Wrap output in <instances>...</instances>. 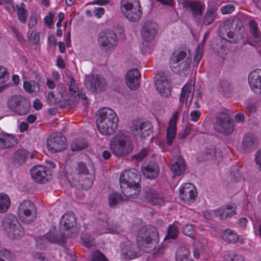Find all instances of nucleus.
<instances>
[{
    "mask_svg": "<svg viewBox=\"0 0 261 261\" xmlns=\"http://www.w3.org/2000/svg\"><path fill=\"white\" fill-rule=\"evenodd\" d=\"M96 115V125L100 134L106 136L113 135L118 124V118L116 113L112 109L105 107L100 109Z\"/></svg>",
    "mask_w": 261,
    "mask_h": 261,
    "instance_id": "obj_1",
    "label": "nucleus"
},
{
    "mask_svg": "<svg viewBox=\"0 0 261 261\" xmlns=\"http://www.w3.org/2000/svg\"><path fill=\"white\" fill-rule=\"evenodd\" d=\"M159 242V233L154 226H146L139 230L137 236V243L140 250L143 252H150L156 247Z\"/></svg>",
    "mask_w": 261,
    "mask_h": 261,
    "instance_id": "obj_2",
    "label": "nucleus"
},
{
    "mask_svg": "<svg viewBox=\"0 0 261 261\" xmlns=\"http://www.w3.org/2000/svg\"><path fill=\"white\" fill-rule=\"evenodd\" d=\"M122 13L130 21L137 22L142 17V11L139 0H121Z\"/></svg>",
    "mask_w": 261,
    "mask_h": 261,
    "instance_id": "obj_3",
    "label": "nucleus"
},
{
    "mask_svg": "<svg viewBox=\"0 0 261 261\" xmlns=\"http://www.w3.org/2000/svg\"><path fill=\"white\" fill-rule=\"evenodd\" d=\"M7 105L9 110L20 116L27 115L31 108L29 100L19 95H14L9 97Z\"/></svg>",
    "mask_w": 261,
    "mask_h": 261,
    "instance_id": "obj_4",
    "label": "nucleus"
},
{
    "mask_svg": "<svg viewBox=\"0 0 261 261\" xmlns=\"http://www.w3.org/2000/svg\"><path fill=\"white\" fill-rule=\"evenodd\" d=\"M2 225L5 231L12 236V239H17L24 235L23 228L13 214H7L3 219Z\"/></svg>",
    "mask_w": 261,
    "mask_h": 261,
    "instance_id": "obj_5",
    "label": "nucleus"
},
{
    "mask_svg": "<svg viewBox=\"0 0 261 261\" xmlns=\"http://www.w3.org/2000/svg\"><path fill=\"white\" fill-rule=\"evenodd\" d=\"M17 213L22 223L30 224L34 222L37 216V211L33 202L30 200H24L19 204Z\"/></svg>",
    "mask_w": 261,
    "mask_h": 261,
    "instance_id": "obj_6",
    "label": "nucleus"
},
{
    "mask_svg": "<svg viewBox=\"0 0 261 261\" xmlns=\"http://www.w3.org/2000/svg\"><path fill=\"white\" fill-rule=\"evenodd\" d=\"M213 127L218 132L229 135L234 130V122L228 114L221 112L218 114Z\"/></svg>",
    "mask_w": 261,
    "mask_h": 261,
    "instance_id": "obj_7",
    "label": "nucleus"
},
{
    "mask_svg": "<svg viewBox=\"0 0 261 261\" xmlns=\"http://www.w3.org/2000/svg\"><path fill=\"white\" fill-rule=\"evenodd\" d=\"M47 149L52 153L62 151L67 147V142L65 136L61 133H51L47 139Z\"/></svg>",
    "mask_w": 261,
    "mask_h": 261,
    "instance_id": "obj_8",
    "label": "nucleus"
},
{
    "mask_svg": "<svg viewBox=\"0 0 261 261\" xmlns=\"http://www.w3.org/2000/svg\"><path fill=\"white\" fill-rule=\"evenodd\" d=\"M98 43L106 51L111 50L116 46L118 38L116 34L112 30L102 31L98 35Z\"/></svg>",
    "mask_w": 261,
    "mask_h": 261,
    "instance_id": "obj_9",
    "label": "nucleus"
},
{
    "mask_svg": "<svg viewBox=\"0 0 261 261\" xmlns=\"http://www.w3.org/2000/svg\"><path fill=\"white\" fill-rule=\"evenodd\" d=\"M181 5L186 10L191 13L193 20L197 24H199L202 18L203 6L201 3L198 1H188L184 0Z\"/></svg>",
    "mask_w": 261,
    "mask_h": 261,
    "instance_id": "obj_10",
    "label": "nucleus"
},
{
    "mask_svg": "<svg viewBox=\"0 0 261 261\" xmlns=\"http://www.w3.org/2000/svg\"><path fill=\"white\" fill-rule=\"evenodd\" d=\"M130 129L134 132L135 136L141 138H145L152 134L153 126L149 121L134 120L132 122Z\"/></svg>",
    "mask_w": 261,
    "mask_h": 261,
    "instance_id": "obj_11",
    "label": "nucleus"
},
{
    "mask_svg": "<svg viewBox=\"0 0 261 261\" xmlns=\"http://www.w3.org/2000/svg\"><path fill=\"white\" fill-rule=\"evenodd\" d=\"M120 253L122 257L126 260H130L140 255L138 245L132 243L129 240L122 242L120 244Z\"/></svg>",
    "mask_w": 261,
    "mask_h": 261,
    "instance_id": "obj_12",
    "label": "nucleus"
},
{
    "mask_svg": "<svg viewBox=\"0 0 261 261\" xmlns=\"http://www.w3.org/2000/svg\"><path fill=\"white\" fill-rule=\"evenodd\" d=\"M154 84L156 90L161 96L167 98L171 95L170 82L163 73L157 74L154 77Z\"/></svg>",
    "mask_w": 261,
    "mask_h": 261,
    "instance_id": "obj_13",
    "label": "nucleus"
},
{
    "mask_svg": "<svg viewBox=\"0 0 261 261\" xmlns=\"http://www.w3.org/2000/svg\"><path fill=\"white\" fill-rule=\"evenodd\" d=\"M85 85L91 92L98 94L105 90L106 81L101 76H89L86 79Z\"/></svg>",
    "mask_w": 261,
    "mask_h": 261,
    "instance_id": "obj_14",
    "label": "nucleus"
},
{
    "mask_svg": "<svg viewBox=\"0 0 261 261\" xmlns=\"http://www.w3.org/2000/svg\"><path fill=\"white\" fill-rule=\"evenodd\" d=\"M90 177H82L77 173L75 175H68L67 177L68 181L72 187L88 190L92 185V178Z\"/></svg>",
    "mask_w": 261,
    "mask_h": 261,
    "instance_id": "obj_15",
    "label": "nucleus"
},
{
    "mask_svg": "<svg viewBox=\"0 0 261 261\" xmlns=\"http://www.w3.org/2000/svg\"><path fill=\"white\" fill-rule=\"evenodd\" d=\"M140 181L139 172L134 168L121 173L119 178L120 186L140 185Z\"/></svg>",
    "mask_w": 261,
    "mask_h": 261,
    "instance_id": "obj_16",
    "label": "nucleus"
},
{
    "mask_svg": "<svg viewBox=\"0 0 261 261\" xmlns=\"http://www.w3.org/2000/svg\"><path fill=\"white\" fill-rule=\"evenodd\" d=\"M76 218L72 212H67L64 214L60 221V231L73 233V230L76 225Z\"/></svg>",
    "mask_w": 261,
    "mask_h": 261,
    "instance_id": "obj_17",
    "label": "nucleus"
},
{
    "mask_svg": "<svg viewBox=\"0 0 261 261\" xmlns=\"http://www.w3.org/2000/svg\"><path fill=\"white\" fill-rule=\"evenodd\" d=\"M158 28V24L154 21L148 20L145 22L141 30L143 39L146 42L153 40L157 34Z\"/></svg>",
    "mask_w": 261,
    "mask_h": 261,
    "instance_id": "obj_18",
    "label": "nucleus"
},
{
    "mask_svg": "<svg viewBox=\"0 0 261 261\" xmlns=\"http://www.w3.org/2000/svg\"><path fill=\"white\" fill-rule=\"evenodd\" d=\"M179 197L185 202L190 203L193 202L197 197V191L191 183L183 184L179 189Z\"/></svg>",
    "mask_w": 261,
    "mask_h": 261,
    "instance_id": "obj_19",
    "label": "nucleus"
},
{
    "mask_svg": "<svg viewBox=\"0 0 261 261\" xmlns=\"http://www.w3.org/2000/svg\"><path fill=\"white\" fill-rule=\"evenodd\" d=\"M97 229L99 234L108 232L119 233L122 231L119 225L111 223L107 218H105V220L98 219L97 220Z\"/></svg>",
    "mask_w": 261,
    "mask_h": 261,
    "instance_id": "obj_20",
    "label": "nucleus"
},
{
    "mask_svg": "<svg viewBox=\"0 0 261 261\" xmlns=\"http://www.w3.org/2000/svg\"><path fill=\"white\" fill-rule=\"evenodd\" d=\"M50 171L48 168L42 165H36L30 170L32 178L37 182L45 183L48 180Z\"/></svg>",
    "mask_w": 261,
    "mask_h": 261,
    "instance_id": "obj_21",
    "label": "nucleus"
},
{
    "mask_svg": "<svg viewBox=\"0 0 261 261\" xmlns=\"http://www.w3.org/2000/svg\"><path fill=\"white\" fill-rule=\"evenodd\" d=\"M248 83L254 93L256 94L261 93V69H255L249 73Z\"/></svg>",
    "mask_w": 261,
    "mask_h": 261,
    "instance_id": "obj_22",
    "label": "nucleus"
},
{
    "mask_svg": "<svg viewBox=\"0 0 261 261\" xmlns=\"http://www.w3.org/2000/svg\"><path fill=\"white\" fill-rule=\"evenodd\" d=\"M70 236V233L60 231L57 233L55 227L51 228L49 231L44 234L45 239L51 243H65L67 238Z\"/></svg>",
    "mask_w": 261,
    "mask_h": 261,
    "instance_id": "obj_23",
    "label": "nucleus"
},
{
    "mask_svg": "<svg viewBox=\"0 0 261 261\" xmlns=\"http://www.w3.org/2000/svg\"><path fill=\"white\" fill-rule=\"evenodd\" d=\"M145 196L148 202L152 205H162L165 202L164 198L153 188L146 187L143 189Z\"/></svg>",
    "mask_w": 261,
    "mask_h": 261,
    "instance_id": "obj_24",
    "label": "nucleus"
},
{
    "mask_svg": "<svg viewBox=\"0 0 261 261\" xmlns=\"http://www.w3.org/2000/svg\"><path fill=\"white\" fill-rule=\"evenodd\" d=\"M140 73L137 68L129 70L126 74L125 81L128 87L132 90H136L139 87Z\"/></svg>",
    "mask_w": 261,
    "mask_h": 261,
    "instance_id": "obj_25",
    "label": "nucleus"
},
{
    "mask_svg": "<svg viewBox=\"0 0 261 261\" xmlns=\"http://www.w3.org/2000/svg\"><path fill=\"white\" fill-rule=\"evenodd\" d=\"M18 143L16 136L13 134L3 132L0 133V149H6L12 148Z\"/></svg>",
    "mask_w": 261,
    "mask_h": 261,
    "instance_id": "obj_26",
    "label": "nucleus"
},
{
    "mask_svg": "<svg viewBox=\"0 0 261 261\" xmlns=\"http://www.w3.org/2000/svg\"><path fill=\"white\" fill-rule=\"evenodd\" d=\"M258 145V140L253 134L248 133L244 135L242 143L243 150L247 152H252L257 148Z\"/></svg>",
    "mask_w": 261,
    "mask_h": 261,
    "instance_id": "obj_27",
    "label": "nucleus"
},
{
    "mask_svg": "<svg viewBox=\"0 0 261 261\" xmlns=\"http://www.w3.org/2000/svg\"><path fill=\"white\" fill-rule=\"evenodd\" d=\"M191 64V58H187L184 61L171 64L170 67L174 73L180 75L186 76L189 73Z\"/></svg>",
    "mask_w": 261,
    "mask_h": 261,
    "instance_id": "obj_28",
    "label": "nucleus"
},
{
    "mask_svg": "<svg viewBox=\"0 0 261 261\" xmlns=\"http://www.w3.org/2000/svg\"><path fill=\"white\" fill-rule=\"evenodd\" d=\"M141 171L146 177L152 179L159 175L160 169L158 164L155 162H153L145 166H142Z\"/></svg>",
    "mask_w": 261,
    "mask_h": 261,
    "instance_id": "obj_29",
    "label": "nucleus"
},
{
    "mask_svg": "<svg viewBox=\"0 0 261 261\" xmlns=\"http://www.w3.org/2000/svg\"><path fill=\"white\" fill-rule=\"evenodd\" d=\"M170 169L174 174L172 176L173 178H175L176 175H181L186 169V164L184 159L180 156H178L176 160L171 163Z\"/></svg>",
    "mask_w": 261,
    "mask_h": 261,
    "instance_id": "obj_30",
    "label": "nucleus"
},
{
    "mask_svg": "<svg viewBox=\"0 0 261 261\" xmlns=\"http://www.w3.org/2000/svg\"><path fill=\"white\" fill-rule=\"evenodd\" d=\"M110 147L114 155L118 158L123 157L130 154L134 148V145H110Z\"/></svg>",
    "mask_w": 261,
    "mask_h": 261,
    "instance_id": "obj_31",
    "label": "nucleus"
},
{
    "mask_svg": "<svg viewBox=\"0 0 261 261\" xmlns=\"http://www.w3.org/2000/svg\"><path fill=\"white\" fill-rule=\"evenodd\" d=\"M120 188L123 195L128 198H136L139 195L141 187L140 185L120 186Z\"/></svg>",
    "mask_w": 261,
    "mask_h": 261,
    "instance_id": "obj_32",
    "label": "nucleus"
},
{
    "mask_svg": "<svg viewBox=\"0 0 261 261\" xmlns=\"http://www.w3.org/2000/svg\"><path fill=\"white\" fill-rule=\"evenodd\" d=\"M29 155L28 151L24 148H19L13 153L12 159L14 165L19 166L25 163Z\"/></svg>",
    "mask_w": 261,
    "mask_h": 261,
    "instance_id": "obj_33",
    "label": "nucleus"
},
{
    "mask_svg": "<svg viewBox=\"0 0 261 261\" xmlns=\"http://www.w3.org/2000/svg\"><path fill=\"white\" fill-rule=\"evenodd\" d=\"M203 155L206 160H213L220 162L222 155L220 151L215 146L210 145L206 147Z\"/></svg>",
    "mask_w": 261,
    "mask_h": 261,
    "instance_id": "obj_34",
    "label": "nucleus"
},
{
    "mask_svg": "<svg viewBox=\"0 0 261 261\" xmlns=\"http://www.w3.org/2000/svg\"><path fill=\"white\" fill-rule=\"evenodd\" d=\"M110 145H133V143L125 133L120 132L112 138Z\"/></svg>",
    "mask_w": 261,
    "mask_h": 261,
    "instance_id": "obj_35",
    "label": "nucleus"
},
{
    "mask_svg": "<svg viewBox=\"0 0 261 261\" xmlns=\"http://www.w3.org/2000/svg\"><path fill=\"white\" fill-rule=\"evenodd\" d=\"M176 122L177 114H175L170 120L169 126L167 129V143L170 145L172 144L173 140L175 137Z\"/></svg>",
    "mask_w": 261,
    "mask_h": 261,
    "instance_id": "obj_36",
    "label": "nucleus"
},
{
    "mask_svg": "<svg viewBox=\"0 0 261 261\" xmlns=\"http://www.w3.org/2000/svg\"><path fill=\"white\" fill-rule=\"evenodd\" d=\"M90 170H88L86 165L84 162H80L77 163L75 168L76 173L82 177H90V174L92 176V180H93V174L94 173V167L92 165L90 166Z\"/></svg>",
    "mask_w": 261,
    "mask_h": 261,
    "instance_id": "obj_37",
    "label": "nucleus"
},
{
    "mask_svg": "<svg viewBox=\"0 0 261 261\" xmlns=\"http://www.w3.org/2000/svg\"><path fill=\"white\" fill-rule=\"evenodd\" d=\"M190 252L189 250L184 246L179 247L176 252V261H193L188 257Z\"/></svg>",
    "mask_w": 261,
    "mask_h": 261,
    "instance_id": "obj_38",
    "label": "nucleus"
},
{
    "mask_svg": "<svg viewBox=\"0 0 261 261\" xmlns=\"http://www.w3.org/2000/svg\"><path fill=\"white\" fill-rule=\"evenodd\" d=\"M23 88L30 94L36 95L40 91V88L38 84L34 81H24L23 83Z\"/></svg>",
    "mask_w": 261,
    "mask_h": 261,
    "instance_id": "obj_39",
    "label": "nucleus"
},
{
    "mask_svg": "<svg viewBox=\"0 0 261 261\" xmlns=\"http://www.w3.org/2000/svg\"><path fill=\"white\" fill-rule=\"evenodd\" d=\"M187 58H191L187 55L186 51L184 50H177L174 51L171 57L170 64L178 63L184 61Z\"/></svg>",
    "mask_w": 261,
    "mask_h": 261,
    "instance_id": "obj_40",
    "label": "nucleus"
},
{
    "mask_svg": "<svg viewBox=\"0 0 261 261\" xmlns=\"http://www.w3.org/2000/svg\"><path fill=\"white\" fill-rule=\"evenodd\" d=\"M222 239L226 242L229 243H234L238 239V235L233 230L227 229L221 233Z\"/></svg>",
    "mask_w": 261,
    "mask_h": 261,
    "instance_id": "obj_41",
    "label": "nucleus"
},
{
    "mask_svg": "<svg viewBox=\"0 0 261 261\" xmlns=\"http://www.w3.org/2000/svg\"><path fill=\"white\" fill-rule=\"evenodd\" d=\"M69 91L70 95L74 98V101H77L80 99L79 90L77 85L73 77H70V83L69 84Z\"/></svg>",
    "mask_w": 261,
    "mask_h": 261,
    "instance_id": "obj_42",
    "label": "nucleus"
},
{
    "mask_svg": "<svg viewBox=\"0 0 261 261\" xmlns=\"http://www.w3.org/2000/svg\"><path fill=\"white\" fill-rule=\"evenodd\" d=\"M217 16V9L214 8H208L203 18V23L207 25L213 23Z\"/></svg>",
    "mask_w": 261,
    "mask_h": 261,
    "instance_id": "obj_43",
    "label": "nucleus"
},
{
    "mask_svg": "<svg viewBox=\"0 0 261 261\" xmlns=\"http://www.w3.org/2000/svg\"><path fill=\"white\" fill-rule=\"evenodd\" d=\"M18 20L22 23H25L28 19L27 10L23 3L17 5L16 7Z\"/></svg>",
    "mask_w": 261,
    "mask_h": 261,
    "instance_id": "obj_44",
    "label": "nucleus"
},
{
    "mask_svg": "<svg viewBox=\"0 0 261 261\" xmlns=\"http://www.w3.org/2000/svg\"><path fill=\"white\" fill-rule=\"evenodd\" d=\"M11 201L9 196L5 193L0 194V213H5L9 209Z\"/></svg>",
    "mask_w": 261,
    "mask_h": 261,
    "instance_id": "obj_45",
    "label": "nucleus"
},
{
    "mask_svg": "<svg viewBox=\"0 0 261 261\" xmlns=\"http://www.w3.org/2000/svg\"><path fill=\"white\" fill-rule=\"evenodd\" d=\"M250 33L254 38L255 42H261V33L258 30L257 25L254 21H250Z\"/></svg>",
    "mask_w": 261,
    "mask_h": 261,
    "instance_id": "obj_46",
    "label": "nucleus"
},
{
    "mask_svg": "<svg viewBox=\"0 0 261 261\" xmlns=\"http://www.w3.org/2000/svg\"><path fill=\"white\" fill-rule=\"evenodd\" d=\"M122 200L121 195L115 192L109 195V205L111 207H116L118 203Z\"/></svg>",
    "mask_w": 261,
    "mask_h": 261,
    "instance_id": "obj_47",
    "label": "nucleus"
},
{
    "mask_svg": "<svg viewBox=\"0 0 261 261\" xmlns=\"http://www.w3.org/2000/svg\"><path fill=\"white\" fill-rule=\"evenodd\" d=\"M183 87L186 88L185 89L186 90L185 92L186 96V106H189L191 104L193 98L194 87L188 85H185Z\"/></svg>",
    "mask_w": 261,
    "mask_h": 261,
    "instance_id": "obj_48",
    "label": "nucleus"
},
{
    "mask_svg": "<svg viewBox=\"0 0 261 261\" xmlns=\"http://www.w3.org/2000/svg\"><path fill=\"white\" fill-rule=\"evenodd\" d=\"M234 30L237 33L236 35L238 37L242 39L245 35V28L243 26L242 21L238 18H234Z\"/></svg>",
    "mask_w": 261,
    "mask_h": 261,
    "instance_id": "obj_49",
    "label": "nucleus"
},
{
    "mask_svg": "<svg viewBox=\"0 0 261 261\" xmlns=\"http://www.w3.org/2000/svg\"><path fill=\"white\" fill-rule=\"evenodd\" d=\"M219 213L220 218L221 219H225L233 216L236 214V212L234 210H233L231 205H227L226 208L219 210Z\"/></svg>",
    "mask_w": 261,
    "mask_h": 261,
    "instance_id": "obj_50",
    "label": "nucleus"
},
{
    "mask_svg": "<svg viewBox=\"0 0 261 261\" xmlns=\"http://www.w3.org/2000/svg\"><path fill=\"white\" fill-rule=\"evenodd\" d=\"M88 146L87 143L82 139L75 140L71 145V150L73 151L82 150Z\"/></svg>",
    "mask_w": 261,
    "mask_h": 261,
    "instance_id": "obj_51",
    "label": "nucleus"
},
{
    "mask_svg": "<svg viewBox=\"0 0 261 261\" xmlns=\"http://www.w3.org/2000/svg\"><path fill=\"white\" fill-rule=\"evenodd\" d=\"M178 229L176 226L170 225L167 230L166 238L175 239L178 236Z\"/></svg>",
    "mask_w": 261,
    "mask_h": 261,
    "instance_id": "obj_52",
    "label": "nucleus"
},
{
    "mask_svg": "<svg viewBox=\"0 0 261 261\" xmlns=\"http://www.w3.org/2000/svg\"><path fill=\"white\" fill-rule=\"evenodd\" d=\"M227 261H244V258L241 254H237L234 251H231L225 255Z\"/></svg>",
    "mask_w": 261,
    "mask_h": 261,
    "instance_id": "obj_53",
    "label": "nucleus"
},
{
    "mask_svg": "<svg viewBox=\"0 0 261 261\" xmlns=\"http://www.w3.org/2000/svg\"><path fill=\"white\" fill-rule=\"evenodd\" d=\"M81 239L83 245L87 248L93 246L95 244L94 240L89 234H82L81 235Z\"/></svg>",
    "mask_w": 261,
    "mask_h": 261,
    "instance_id": "obj_54",
    "label": "nucleus"
},
{
    "mask_svg": "<svg viewBox=\"0 0 261 261\" xmlns=\"http://www.w3.org/2000/svg\"><path fill=\"white\" fill-rule=\"evenodd\" d=\"M9 79L8 70L4 66H0V85L5 84Z\"/></svg>",
    "mask_w": 261,
    "mask_h": 261,
    "instance_id": "obj_55",
    "label": "nucleus"
},
{
    "mask_svg": "<svg viewBox=\"0 0 261 261\" xmlns=\"http://www.w3.org/2000/svg\"><path fill=\"white\" fill-rule=\"evenodd\" d=\"M14 256L8 250L0 251V261H14Z\"/></svg>",
    "mask_w": 261,
    "mask_h": 261,
    "instance_id": "obj_56",
    "label": "nucleus"
},
{
    "mask_svg": "<svg viewBox=\"0 0 261 261\" xmlns=\"http://www.w3.org/2000/svg\"><path fill=\"white\" fill-rule=\"evenodd\" d=\"M182 231L185 235L189 237L193 238L194 236V230L193 225L191 224L185 225L182 229Z\"/></svg>",
    "mask_w": 261,
    "mask_h": 261,
    "instance_id": "obj_57",
    "label": "nucleus"
},
{
    "mask_svg": "<svg viewBox=\"0 0 261 261\" xmlns=\"http://www.w3.org/2000/svg\"><path fill=\"white\" fill-rule=\"evenodd\" d=\"M148 153V150L145 148H142L138 153L132 156V159L137 161H141Z\"/></svg>",
    "mask_w": 261,
    "mask_h": 261,
    "instance_id": "obj_58",
    "label": "nucleus"
},
{
    "mask_svg": "<svg viewBox=\"0 0 261 261\" xmlns=\"http://www.w3.org/2000/svg\"><path fill=\"white\" fill-rule=\"evenodd\" d=\"M231 176L233 178L235 181H239L242 177L241 172H239L238 167H234L231 171Z\"/></svg>",
    "mask_w": 261,
    "mask_h": 261,
    "instance_id": "obj_59",
    "label": "nucleus"
},
{
    "mask_svg": "<svg viewBox=\"0 0 261 261\" xmlns=\"http://www.w3.org/2000/svg\"><path fill=\"white\" fill-rule=\"evenodd\" d=\"M91 261H108V260L100 251H97L94 253Z\"/></svg>",
    "mask_w": 261,
    "mask_h": 261,
    "instance_id": "obj_60",
    "label": "nucleus"
},
{
    "mask_svg": "<svg viewBox=\"0 0 261 261\" xmlns=\"http://www.w3.org/2000/svg\"><path fill=\"white\" fill-rule=\"evenodd\" d=\"M234 18H229L225 20L223 23V28L226 31L227 30H229L231 29H233L234 26Z\"/></svg>",
    "mask_w": 261,
    "mask_h": 261,
    "instance_id": "obj_61",
    "label": "nucleus"
},
{
    "mask_svg": "<svg viewBox=\"0 0 261 261\" xmlns=\"http://www.w3.org/2000/svg\"><path fill=\"white\" fill-rule=\"evenodd\" d=\"M204 43L201 42L199 43L196 49V59L198 61H199L202 57L203 47H204Z\"/></svg>",
    "mask_w": 261,
    "mask_h": 261,
    "instance_id": "obj_62",
    "label": "nucleus"
},
{
    "mask_svg": "<svg viewBox=\"0 0 261 261\" xmlns=\"http://www.w3.org/2000/svg\"><path fill=\"white\" fill-rule=\"evenodd\" d=\"M191 130V125L187 126L186 127L182 130V132H179L177 137L179 139H184L190 134Z\"/></svg>",
    "mask_w": 261,
    "mask_h": 261,
    "instance_id": "obj_63",
    "label": "nucleus"
},
{
    "mask_svg": "<svg viewBox=\"0 0 261 261\" xmlns=\"http://www.w3.org/2000/svg\"><path fill=\"white\" fill-rule=\"evenodd\" d=\"M234 10V6L232 4H227L221 8V12L223 14H230Z\"/></svg>",
    "mask_w": 261,
    "mask_h": 261,
    "instance_id": "obj_64",
    "label": "nucleus"
}]
</instances>
